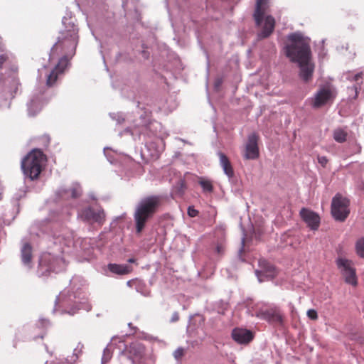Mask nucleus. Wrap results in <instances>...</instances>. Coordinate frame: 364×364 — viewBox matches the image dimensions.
I'll return each mask as SVG.
<instances>
[{"label":"nucleus","instance_id":"f257e3e1","mask_svg":"<svg viewBox=\"0 0 364 364\" xmlns=\"http://www.w3.org/2000/svg\"><path fill=\"white\" fill-rule=\"evenodd\" d=\"M76 19L70 14L63 16L62 23H69L73 28L71 30H62L60 36L58 38V41L50 49L49 60L51 61L55 56L62 54L58 63L46 74V85L48 87L53 86L60 74H62L69 64V59L75 53V50L78 44V27L75 24Z\"/></svg>","mask_w":364,"mask_h":364},{"label":"nucleus","instance_id":"f03ea898","mask_svg":"<svg viewBox=\"0 0 364 364\" xmlns=\"http://www.w3.org/2000/svg\"><path fill=\"white\" fill-rule=\"evenodd\" d=\"M287 40L289 43L284 46L285 54L291 62L298 63L299 75L307 82L311 78L314 70V65L311 63L310 38L301 32H294L287 36Z\"/></svg>","mask_w":364,"mask_h":364},{"label":"nucleus","instance_id":"7ed1b4c3","mask_svg":"<svg viewBox=\"0 0 364 364\" xmlns=\"http://www.w3.org/2000/svg\"><path fill=\"white\" fill-rule=\"evenodd\" d=\"M162 195H149L142 198L138 203L134 213L136 232L140 234L146 223L154 215L163 204Z\"/></svg>","mask_w":364,"mask_h":364},{"label":"nucleus","instance_id":"20e7f679","mask_svg":"<svg viewBox=\"0 0 364 364\" xmlns=\"http://www.w3.org/2000/svg\"><path fill=\"white\" fill-rule=\"evenodd\" d=\"M81 289H77V292L63 291L56 297L53 313L59 312L60 314H68L74 315L79 309L90 310V305L84 301V296L80 297Z\"/></svg>","mask_w":364,"mask_h":364},{"label":"nucleus","instance_id":"39448f33","mask_svg":"<svg viewBox=\"0 0 364 364\" xmlns=\"http://www.w3.org/2000/svg\"><path fill=\"white\" fill-rule=\"evenodd\" d=\"M46 160V157L40 149H32L21 160V166L24 176L31 181L37 179Z\"/></svg>","mask_w":364,"mask_h":364},{"label":"nucleus","instance_id":"423d86ee","mask_svg":"<svg viewBox=\"0 0 364 364\" xmlns=\"http://www.w3.org/2000/svg\"><path fill=\"white\" fill-rule=\"evenodd\" d=\"M65 267V261L62 257L45 252L40 257L38 274L39 277L48 276L51 272H61Z\"/></svg>","mask_w":364,"mask_h":364},{"label":"nucleus","instance_id":"0eeeda50","mask_svg":"<svg viewBox=\"0 0 364 364\" xmlns=\"http://www.w3.org/2000/svg\"><path fill=\"white\" fill-rule=\"evenodd\" d=\"M21 84L16 75L0 78V107L7 104L9 98H13L16 95Z\"/></svg>","mask_w":364,"mask_h":364},{"label":"nucleus","instance_id":"6e6552de","mask_svg":"<svg viewBox=\"0 0 364 364\" xmlns=\"http://www.w3.org/2000/svg\"><path fill=\"white\" fill-rule=\"evenodd\" d=\"M77 219L87 224H97L102 226L106 218V214L103 208H99L95 210L92 207L88 205L82 208H78L77 212Z\"/></svg>","mask_w":364,"mask_h":364},{"label":"nucleus","instance_id":"1a4fd4ad","mask_svg":"<svg viewBox=\"0 0 364 364\" xmlns=\"http://www.w3.org/2000/svg\"><path fill=\"white\" fill-rule=\"evenodd\" d=\"M331 212L336 221H345L350 214V200L341 194L336 193L332 198Z\"/></svg>","mask_w":364,"mask_h":364},{"label":"nucleus","instance_id":"9d476101","mask_svg":"<svg viewBox=\"0 0 364 364\" xmlns=\"http://www.w3.org/2000/svg\"><path fill=\"white\" fill-rule=\"evenodd\" d=\"M48 100L44 88H36L29 102L27 103L28 114L30 116L36 115L48 102Z\"/></svg>","mask_w":364,"mask_h":364},{"label":"nucleus","instance_id":"9b49d317","mask_svg":"<svg viewBox=\"0 0 364 364\" xmlns=\"http://www.w3.org/2000/svg\"><path fill=\"white\" fill-rule=\"evenodd\" d=\"M256 316L272 324L282 326L284 321L279 308L275 305L268 309H259L256 312Z\"/></svg>","mask_w":364,"mask_h":364},{"label":"nucleus","instance_id":"f8f14e48","mask_svg":"<svg viewBox=\"0 0 364 364\" xmlns=\"http://www.w3.org/2000/svg\"><path fill=\"white\" fill-rule=\"evenodd\" d=\"M336 263L341 274L345 277L346 282L355 286L357 284V279L355 269L353 267L352 261L346 258L339 257L336 259Z\"/></svg>","mask_w":364,"mask_h":364},{"label":"nucleus","instance_id":"ddd939ff","mask_svg":"<svg viewBox=\"0 0 364 364\" xmlns=\"http://www.w3.org/2000/svg\"><path fill=\"white\" fill-rule=\"evenodd\" d=\"M82 193V187L79 183L75 182L69 188H60L55 193L57 202H69L70 200L79 198Z\"/></svg>","mask_w":364,"mask_h":364},{"label":"nucleus","instance_id":"4468645a","mask_svg":"<svg viewBox=\"0 0 364 364\" xmlns=\"http://www.w3.org/2000/svg\"><path fill=\"white\" fill-rule=\"evenodd\" d=\"M299 215L306 226L312 231H316L320 226L321 218L319 215L307 208H302Z\"/></svg>","mask_w":364,"mask_h":364},{"label":"nucleus","instance_id":"2eb2a0df","mask_svg":"<svg viewBox=\"0 0 364 364\" xmlns=\"http://www.w3.org/2000/svg\"><path fill=\"white\" fill-rule=\"evenodd\" d=\"M258 136L255 133L248 136L244 157L246 159H256L259 157Z\"/></svg>","mask_w":364,"mask_h":364},{"label":"nucleus","instance_id":"dca6fc26","mask_svg":"<svg viewBox=\"0 0 364 364\" xmlns=\"http://www.w3.org/2000/svg\"><path fill=\"white\" fill-rule=\"evenodd\" d=\"M333 98V93L328 87H321L314 95L311 106L313 108H319L328 103Z\"/></svg>","mask_w":364,"mask_h":364},{"label":"nucleus","instance_id":"f3484780","mask_svg":"<svg viewBox=\"0 0 364 364\" xmlns=\"http://www.w3.org/2000/svg\"><path fill=\"white\" fill-rule=\"evenodd\" d=\"M232 339L239 344H247L253 339V333L250 330L235 328L232 331Z\"/></svg>","mask_w":364,"mask_h":364},{"label":"nucleus","instance_id":"a211bd4d","mask_svg":"<svg viewBox=\"0 0 364 364\" xmlns=\"http://www.w3.org/2000/svg\"><path fill=\"white\" fill-rule=\"evenodd\" d=\"M347 79L351 82H355V84L350 88L355 92L354 98H355L361 89V85L364 80V68H361V70L356 73L350 72L347 76Z\"/></svg>","mask_w":364,"mask_h":364},{"label":"nucleus","instance_id":"6ab92c4d","mask_svg":"<svg viewBox=\"0 0 364 364\" xmlns=\"http://www.w3.org/2000/svg\"><path fill=\"white\" fill-rule=\"evenodd\" d=\"M113 275H126L132 271V267L127 264L109 263L105 269Z\"/></svg>","mask_w":364,"mask_h":364},{"label":"nucleus","instance_id":"aec40b11","mask_svg":"<svg viewBox=\"0 0 364 364\" xmlns=\"http://www.w3.org/2000/svg\"><path fill=\"white\" fill-rule=\"evenodd\" d=\"M274 18L270 15L267 16L264 20V25L262 26V29L257 34L258 39L268 38L272 33L274 29Z\"/></svg>","mask_w":364,"mask_h":364},{"label":"nucleus","instance_id":"412c9836","mask_svg":"<svg viewBox=\"0 0 364 364\" xmlns=\"http://www.w3.org/2000/svg\"><path fill=\"white\" fill-rule=\"evenodd\" d=\"M154 126H155L154 123H149L148 124L143 125L139 127H134V129L126 128L119 134L122 135V134H129L133 136L134 140H136L137 139H139L140 140L141 134L144 133V132H146L148 129H151V127H153Z\"/></svg>","mask_w":364,"mask_h":364},{"label":"nucleus","instance_id":"4be33fe9","mask_svg":"<svg viewBox=\"0 0 364 364\" xmlns=\"http://www.w3.org/2000/svg\"><path fill=\"white\" fill-rule=\"evenodd\" d=\"M21 262L23 266L28 269L32 267V247L28 242H25L21 250Z\"/></svg>","mask_w":364,"mask_h":364},{"label":"nucleus","instance_id":"5701e85b","mask_svg":"<svg viewBox=\"0 0 364 364\" xmlns=\"http://www.w3.org/2000/svg\"><path fill=\"white\" fill-rule=\"evenodd\" d=\"M217 155L219 157L220 165L222 167L225 174L229 178H232L234 176V171L228 156L221 151H218Z\"/></svg>","mask_w":364,"mask_h":364},{"label":"nucleus","instance_id":"b1692460","mask_svg":"<svg viewBox=\"0 0 364 364\" xmlns=\"http://www.w3.org/2000/svg\"><path fill=\"white\" fill-rule=\"evenodd\" d=\"M267 0H257L253 17L257 26H260L264 18L265 4Z\"/></svg>","mask_w":364,"mask_h":364},{"label":"nucleus","instance_id":"393cba45","mask_svg":"<svg viewBox=\"0 0 364 364\" xmlns=\"http://www.w3.org/2000/svg\"><path fill=\"white\" fill-rule=\"evenodd\" d=\"M53 243L55 245L59 246V251L62 253H64L66 252L65 248L70 247V245L73 244V239L70 235L64 236L62 235H53Z\"/></svg>","mask_w":364,"mask_h":364},{"label":"nucleus","instance_id":"a878e982","mask_svg":"<svg viewBox=\"0 0 364 364\" xmlns=\"http://www.w3.org/2000/svg\"><path fill=\"white\" fill-rule=\"evenodd\" d=\"M259 264L263 269L261 271L256 270L255 273L258 278H259L260 274L271 278H274L277 275L276 269L274 265L266 262L264 260H259ZM259 279L260 280V279Z\"/></svg>","mask_w":364,"mask_h":364},{"label":"nucleus","instance_id":"bb28decb","mask_svg":"<svg viewBox=\"0 0 364 364\" xmlns=\"http://www.w3.org/2000/svg\"><path fill=\"white\" fill-rule=\"evenodd\" d=\"M83 348V344L81 343H78L77 346L74 348L72 355L68 356L65 358V363L67 364H75L79 357L82 353Z\"/></svg>","mask_w":364,"mask_h":364},{"label":"nucleus","instance_id":"cd10ccee","mask_svg":"<svg viewBox=\"0 0 364 364\" xmlns=\"http://www.w3.org/2000/svg\"><path fill=\"white\" fill-rule=\"evenodd\" d=\"M198 184L201 186L203 193H211L213 191V181L210 179L200 177L198 178Z\"/></svg>","mask_w":364,"mask_h":364},{"label":"nucleus","instance_id":"c85d7f7f","mask_svg":"<svg viewBox=\"0 0 364 364\" xmlns=\"http://www.w3.org/2000/svg\"><path fill=\"white\" fill-rule=\"evenodd\" d=\"M347 132L341 128H337L333 132V138L338 143H343L347 139Z\"/></svg>","mask_w":364,"mask_h":364},{"label":"nucleus","instance_id":"c756f323","mask_svg":"<svg viewBox=\"0 0 364 364\" xmlns=\"http://www.w3.org/2000/svg\"><path fill=\"white\" fill-rule=\"evenodd\" d=\"M355 250L357 255L361 258L364 259V237H360L358 239L355 243Z\"/></svg>","mask_w":364,"mask_h":364},{"label":"nucleus","instance_id":"7c9ffc66","mask_svg":"<svg viewBox=\"0 0 364 364\" xmlns=\"http://www.w3.org/2000/svg\"><path fill=\"white\" fill-rule=\"evenodd\" d=\"M144 350V346L141 343H132L129 346V352L135 356H140Z\"/></svg>","mask_w":364,"mask_h":364},{"label":"nucleus","instance_id":"2f4dec72","mask_svg":"<svg viewBox=\"0 0 364 364\" xmlns=\"http://www.w3.org/2000/svg\"><path fill=\"white\" fill-rule=\"evenodd\" d=\"M12 62V55L9 52H4L0 53V69L3 68L4 65Z\"/></svg>","mask_w":364,"mask_h":364},{"label":"nucleus","instance_id":"473e14b6","mask_svg":"<svg viewBox=\"0 0 364 364\" xmlns=\"http://www.w3.org/2000/svg\"><path fill=\"white\" fill-rule=\"evenodd\" d=\"M112 356V352L111 349L109 348V345L104 349L102 356V360L101 364H106L108 363Z\"/></svg>","mask_w":364,"mask_h":364},{"label":"nucleus","instance_id":"72a5a7b5","mask_svg":"<svg viewBox=\"0 0 364 364\" xmlns=\"http://www.w3.org/2000/svg\"><path fill=\"white\" fill-rule=\"evenodd\" d=\"M173 355L176 360H179L184 355V349L182 347H178L175 350Z\"/></svg>","mask_w":364,"mask_h":364},{"label":"nucleus","instance_id":"f704fd0d","mask_svg":"<svg viewBox=\"0 0 364 364\" xmlns=\"http://www.w3.org/2000/svg\"><path fill=\"white\" fill-rule=\"evenodd\" d=\"M109 151H112L111 148L109 147H105L104 148V154L105 156L107 157V160L111 163L113 164L115 160L114 156L109 152Z\"/></svg>","mask_w":364,"mask_h":364},{"label":"nucleus","instance_id":"c9c22d12","mask_svg":"<svg viewBox=\"0 0 364 364\" xmlns=\"http://www.w3.org/2000/svg\"><path fill=\"white\" fill-rule=\"evenodd\" d=\"M54 214H55L54 212H51L50 213V218H49V220L50 221L61 222V221H63L64 220H66L67 218H68L67 216L64 215L62 213L60 215L58 216L57 218H55V217L53 216Z\"/></svg>","mask_w":364,"mask_h":364},{"label":"nucleus","instance_id":"e433bc0d","mask_svg":"<svg viewBox=\"0 0 364 364\" xmlns=\"http://www.w3.org/2000/svg\"><path fill=\"white\" fill-rule=\"evenodd\" d=\"M110 117L112 119L116 120L117 124H122L124 121V118L120 114L112 113L110 114Z\"/></svg>","mask_w":364,"mask_h":364},{"label":"nucleus","instance_id":"4c0bfd02","mask_svg":"<svg viewBox=\"0 0 364 364\" xmlns=\"http://www.w3.org/2000/svg\"><path fill=\"white\" fill-rule=\"evenodd\" d=\"M351 149L353 154H360L362 150L360 144L357 142L351 145Z\"/></svg>","mask_w":364,"mask_h":364},{"label":"nucleus","instance_id":"58836bf2","mask_svg":"<svg viewBox=\"0 0 364 364\" xmlns=\"http://www.w3.org/2000/svg\"><path fill=\"white\" fill-rule=\"evenodd\" d=\"M307 316L311 320H316L318 318V314L314 309H309L307 311Z\"/></svg>","mask_w":364,"mask_h":364},{"label":"nucleus","instance_id":"ea45409f","mask_svg":"<svg viewBox=\"0 0 364 364\" xmlns=\"http://www.w3.org/2000/svg\"><path fill=\"white\" fill-rule=\"evenodd\" d=\"M188 215L190 216V217H196L198 214V211L194 208V207L193 206H189L188 208Z\"/></svg>","mask_w":364,"mask_h":364},{"label":"nucleus","instance_id":"a19ab883","mask_svg":"<svg viewBox=\"0 0 364 364\" xmlns=\"http://www.w3.org/2000/svg\"><path fill=\"white\" fill-rule=\"evenodd\" d=\"M318 162L323 166L325 167L328 161V159L325 156H318Z\"/></svg>","mask_w":364,"mask_h":364},{"label":"nucleus","instance_id":"79ce46f5","mask_svg":"<svg viewBox=\"0 0 364 364\" xmlns=\"http://www.w3.org/2000/svg\"><path fill=\"white\" fill-rule=\"evenodd\" d=\"M49 324H50L49 321L47 319L41 318L38 321V325H41L43 327H46V326H49Z\"/></svg>","mask_w":364,"mask_h":364},{"label":"nucleus","instance_id":"37998d69","mask_svg":"<svg viewBox=\"0 0 364 364\" xmlns=\"http://www.w3.org/2000/svg\"><path fill=\"white\" fill-rule=\"evenodd\" d=\"M179 319V316H178V312L175 311L173 314H172V316L171 318V322L172 323H174V322H176L178 321Z\"/></svg>","mask_w":364,"mask_h":364},{"label":"nucleus","instance_id":"c03bdc74","mask_svg":"<svg viewBox=\"0 0 364 364\" xmlns=\"http://www.w3.org/2000/svg\"><path fill=\"white\" fill-rule=\"evenodd\" d=\"M215 252L218 253V254H221L223 252V247L222 245H218L215 247Z\"/></svg>","mask_w":364,"mask_h":364},{"label":"nucleus","instance_id":"a18cd8bd","mask_svg":"<svg viewBox=\"0 0 364 364\" xmlns=\"http://www.w3.org/2000/svg\"><path fill=\"white\" fill-rule=\"evenodd\" d=\"M43 140L45 141V143H46V146H48V144L50 143V137L48 135H44L43 137H42Z\"/></svg>","mask_w":364,"mask_h":364},{"label":"nucleus","instance_id":"49530a36","mask_svg":"<svg viewBox=\"0 0 364 364\" xmlns=\"http://www.w3.org/2000/svg\"><path fill=\"white\" fill-rule=\"evenodd\" d=\"M64 28L63 30H71L73 28L69 25V23H63Z\"/></svg>","mask_w":364,"mask_h":364},{"label":"nucleus","instance_id":"de8ad7c7","mask_svg":"<svg viewBox=\"0 0 364 364\" xmlns=\"http://www.w3.org/2000/svg\"><path fill=\"white\" fill-rule=\"evenodd\" d=\"M222 84V79H218L215 82V87H219L220 86V85Z\"/></svg>","mask_w":364,"mask_h":364},{"label":"nucleus","instance_id":"09e8293b","mask_svg":"<svg viewBox=\"0 0 364 364\" xmlns=\"http://www.w3.org/2000/svg\"><path fill=\"white\" fill-rule=\"evenodd\" d=\"M241 244H242V246H241V248L240 250V252H242L243 250V248H244V245H245V237H244L242 238Z\"/></svg>","mask_w":364,"mask_h":364},{"label":"nucleus","instance_id":"8fccbe9b","mask_svg":"<svg viewBox=\"0 0 364 364\" xmlns=\"http://www.w3.org/2000/svg\"><path fill=\"white\" fill-rule=\"evenodd\" d=\"M43 333H41L40 334L34 335L33 336V338H36L37 337H40V338H43Z\"/></svg>","mask_w":364,"mask_h":364},{"label":"nucleus","instance_id":"3c124183","mask_svg":"<svg viewBox=\"0 0 364 364\" xmlns=\"http://www.w3.org/2000/svg\"><path fill=\"white\" fill-rule=\"evenodd\" d=\"M127 262H128L129 263H134V262H136V260H135V259H134V258H129V259L127 260Z\"/></svg>","mask_w":364,"mask_h":364},{"label":"nucleus","instance_id":"603ef678","mask_svg":"<svg viewBox=\"0 0 364 364\" xmlns=\"http://www.w3.org/2000/svg\"><path fill=\"white\" fill-rule=\"evenodd\" d=\"M12 70H13L14 72H16V71H17V70H18L17 66H16V65H13V67H12Z\"/></svg>","mask_w":364,"mask_h":364},{"label":"nucleus","instance_id":"864d4df0","mask_svg":"<svg viewBox=\"0 0 364 364\" xmlns=\"http://www.w3.org/2000/svg\"><path fill=\"white\" fill-rule=\"evenodd\" d=\"M90 198L92 200H95V199H96V198H95V196H94L93 194H90Z\"/></svg>","mask_w":364,"mask_h":364},{"label":"nucleus","instance_id":"5fc2aeb1","mask_svg":"<svg viewBox=\"0 0 364 364\" xmlns=\"http://www.w3.org/2000/svg\"><path fill=\"white\" fill-rule=\"evenodd\" d=\"M181 186L183 188L184 186V182L183 181H180Z\"/></svg>","mask_w":364,"mask_h":364},{"label":"nucleus","instance_id":"6e6d98bb","mask_svg":"<svg viewBox=\"0 0 364 364\" xmlns=\"http://www.w3.org/2000/svg\"><path fill=\"white\" fill-rule=\"evenodd\" d=\"M74 281H75V279H74V278H73V279L70 280L71 283H73V282H74Z\"/></svg>","mask_w":364,"mask_h":364},{"label":"nucleus","instance_id":"4d7b16f0","mask_svg":"<svg viewBox=\"0 0 364 364\" xmlns=\"http://www.w3.org/2000/svg\"><path fill=\"white\" fill-rule=\"evenodd\" d=\"M128 326H129L130 328H132V323H129L128 324Z\"/></svg>","mask_w":364,"mask_h":364}]
</instances>
